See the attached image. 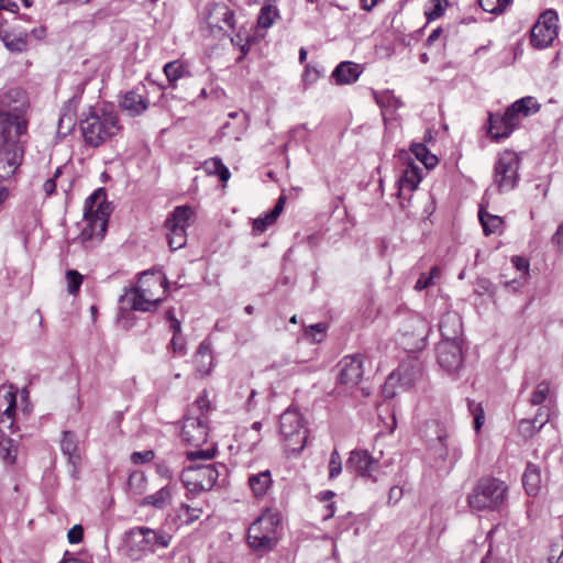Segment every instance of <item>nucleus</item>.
Segmentation results:
<instances>
[{
  "label": "nucleus",
  "instance_id": "nucleus-20",
  "mask_svg": "<svg viewBox=\"0 0 563 563\" xmlns=\"http://www.w3.org/2000/svg\"><path fill=\"white\" fill-rule=\"evenodd\" d=\"M208 24L210 27L223 29L221 23L230 29H234V11L224 2H213L208 8Z\"/></svg>",
  "mask_w": 563,
  "mask_h": 563
},
{
  "label": "nucleus",
  "instance_id": "nucleus-52",
  "mask_svg": "<svg viewBox=\"0 0 563 563\" xmlns=\"http://www.w3.org/2000/svg\"><path fill=\"white\" fill-rule=\"evenodd\" d=\"M475 292L478 295H493L495 292V287L489 279L478 278L475 283Z\"/></svg>",
  "mask_w": 563,
  "mask_h": 563
},
{
  "label": "nucleus",
  "instance_id": "nucleus-9",
  "mask_svg": "<svg viewBox=\"0 0 563 563\" xmlns=\"http://www.w3.org/2000/svg\"><path fill=\"white\" fill-rule=\"evenodd\" d=\"M430 333L428 321L417 313L405 317L398 330V344L408 353L422 351Z\"/></svg>",
  "mask_w": 563,
  "mask_h": 563
},
{
  "label": "nucleus",
  "instance_id": "nucleus-23",
  "mask_svg": "<svg viewBox=\"0 0 563 563\" xmlns=\"http://www.w3.org/2000/svg\"><path fill=\"white\" fill-rule=\"evenodd\" d=\"M249 487L256 499L266 496L273 487V478L269 470L250 474L247 478Z\"/></svg>",
  "mask_w": 563,
  "mask_h": 563
},
{
  "label": "nucleus",
  "instance_id": "nucleus-25",
  "mask_svg": "<svg viewBox=\"0 0 563 563\" xmlns=\"http://www.w3.org/2000/svg\"><path fill=\"white\" fill-rule=\"evenodd\" d=\"M486 130L488 136L496 142L507 139L512 134V131L508 130L506 119L500 113H488Z\"/></svg>",
  "mask_w": 563,
  "mask_h": 563
},
{
  "label": "nucleus",
  "instance_id": "nucleus-33",
  "mask_svg": "<svg viewBox=\"0 0 563 563\" xmlns=\"http://www.w3.org/2000/svg\"><path fill=\"white\" fill-rule=\"evenodd\" d=\"M164 73L172 88H176V81L186 76H190V71L180 60H173L164 66Z\"/></svg>",
  "mask_w": 563,
  "mask_h": 563
},
{
  "label": "nucleus",
  "instance_id": "nucleus-53",
  "mask_svg": "<svg viewBox=\"0 0 563 563\" xmlns=\"http://www.w3.org/2000/svg\"><path fill=\"white\" fill-rule=\"evenodd\" d=\"M479 7L488 13H503V4H498V0H478Z\"/></svg>",
  "mask_w": 563,
  "mask_h": 563
},
{
  "label": "nucleus",
  "instance_id": "nucleus-24",
  "mask_svg": "<svg viewBox=\"0 0 563 563\" xmlns=\"http://www.w3.org/2000/svg\"><path fill=\"white\" fill-rule=\"evenodd\" d=\"M361 74L362 68L358 64L341 62L332 71V78L338 85H350L355 82Z\"/></svg>",
  "mask_w": 563,
  "mask_h": 563
},
{
  "label": "nucleus",
  "instance_id": "nucleus-37",
  "mask_svg": "<svg viewBox=\"0 0 563 563\" xmlns=\"http://www.w3.org/2000/svg\"><path fill=\"white\" fill-rule=\"evenodd\" d=\"M175 512L180 523L190 525L199 519L201 510L183 503L175 509Z\"/></svg>",
  "mask_w": 563,
  "mask_h": 563
},
{
  "label": "nucleus",
  "instance_id": "nucleus-6",
  "mask_svg": "<svg viewBox=\"0 0 563 563\" xmlns=\"http://www.w3.org/2000/svg\"><path fill=\"white\" fill-rule=\"evenodd\" d=\"M282 516L277 510H265L251 523L246 534L249 547L260 553H267L275 549L278 542L277 527Z\"/></svg>",
  "mask_w": 563,
  "mask_h": 563
},
{
  "label": "nucleus",
  "instance_id": "nucleus-21",
  "mask_svg": "<svg viewBox=\"0 0 563 563\" xmlns=\"http://www.w3.org/2000/svg\"><path fill=\"white\" fill-rule=\"evenodd\" d=\"M429 431L434 433V438L428 439L431 450H433L435 456L440 460H446L449 455V449L446 440L449 434L443 426L438 421H431L427 423Z\"/></svg>",
  "mask_w": 563,
  "mask_h": 563
},
{
  "label": "nucleus",
  "instance_id": "nucleus-59",
  "mask_svg": "<svg viewBox=\"0 0 563 563\" xmlns=\"http://www.w3.org/2000/svg\"><path fill=\"white\" fill-rule=\"evenodd\" d=\"M15 411L14 405H10L4 412L1 416L0 423L7 426L8 428H11L13 424V415Z\"/></svg>",
  "mask_w": 563,
  "mask_h": 563
},
{
  "label": "nucleus",
  "instance_id": "nucleus-2",
  "mask_svg": "<svg viewBox=\"0 0 563 563\" xmlns=\"http://www.w3.org/2000/svg\"><path fill=\"white\" fill-rule=\"evenodd\" d=\"M27 118L13 119L11 115L0 114V172L4 175L15 173L22 164L24 146L20 137L26 134Z\"/></svg>",
  "mask_w": 563,
  "mask_h": 563
},
{
  "label": "nucleus",
  "instance_id": "nucleus-57",
  "mask_svg": "<svg viewBox=\"0 0 563 563\" xmlns=\"http://www.w3.org/2000/svg\"><path fill=\"white\" fill-rule=\"evenodd\" d=\"M410 150L411 153L416 156V158L420 162L430 153V151L423 143H413L410 146Z\"/></svg>",
  "mask_w": 563,
  "mask_h": 563
},
{
  "label": "nucleus",
  "instance_id": "nucleus-47",
  "mask_svg": "<svg viewBox=\"0 0 563 563\" xmlns=\"http://www.w3.org/2000/svg\"><path fill=\"white\" fill-rule=\"evenodd\" d=\"M342 472V461L338 450H333L329 461V478L334 479Z\"/></svg>",
  "mask_w": 563,
  "mask_h": 563
},
{
  "label": "nucleus",
  "instance_id": "nucleus-46",
  "mask_svg": "<svg viewBox=\"0 0 563 563\" xmlns=\"http://www.w3.org/2000/svg\"><path fill=\"white\" fill-rule=\"evenodd\" d=\"M430 4L431 7L426 10V16L428 21H433L444 13L448 0H432Z\"/></svg>",
  "mask_w": 563,
  "mask_h": 563
},
{
  "label": "nucleus",
  "instance_id": "nucleus-4",
  "mask_svg": "<svg viewBox=\"0 0 563 563\" xmlns=\"http://www.w3.org/2000/svg\"><path fill=\"white\" fill-rule=\"evenodd\" d=\"M110 213L111 207L110 203L107 202L106 189H96L85 200L84 218L87 221V225L82 229L79 235L81 242L85 243L90 241L95 236L101 240L106 234Z\"/></svg>",
  "mask_w": 563,
  "mask_h": 563
},
{
  "label": "nucleus",
  "instance_id": "nucleus-64",
  "mask_svg": "<svg viewBox=\"0 0 563 563\" xmlns=\"http://www.w3.org/2000/svg\"><path fill=\"white\" fill-rule=\"evenodd\" d=\"M9 11L11 13H16L19 10V5L15 1L12 0H0V12Z\"/></svg>",
  "mask_w": 563,
  "mask_h": 563
},
{
  "label": "nucleus",
  "instance_id": "nucleus-60",
  "mask_svg": "<svg viewBox=\"0 0 563 563\" xmlns=\"http://www.w3.org/2000/svg\"><path fill=\"white\" fill-rule=\"evenodd\" d=\"M551 242L559 251L563 250V221L559 224L556 231L552 235Z\"/></svg>",
  "mask_w": 563,
  "mask_h": 563
},
{
  "label": "nucleus",
  "instance_id": "nucleus-26",
  "mask_svg": "<svg viewBox=\"0 0 563 563\" xmlns=\"http://www.w3.org/2000/svg\"><path fill=\"white\" fill-rule=\"evenodd\" d=\"M522 485L528 496L537 497L541 492V472L539 466L528 463L522 474Z\"/></svg>",
  "mask_w": 563,
  "mask_h": 563
},
{
  "label": "nucleus",
  "instance_id": "nucleus-30",
  "mask_svg": "<svg viewBox=\"0 0 563 563\" xmlns=\"http://www.w3.org/2000/svg\"><path fill=\"white\" fill-rule=\"evenodd\" d=\"M212 351H211V344L207 340H203L194 356V363L196 365L197 371L201 375H207L210 373L212 367Z\"/></svg>",
  "mask_w": 563,
  "mask_h": 563
},
{
  "label": "nucleus",
  "instance_id": "nucleus-19",
  "mask_svg": "<svg viewBox=\"0 0 563 563\" xmlns=\"http://www.w3.org/2000/svg\"><path fill=\"white\" fill-rule=\"evenodd\" d=\"M60 450L67 457L68 464L71 466L70 476L78 478V466L80 465V454L78 452V437L73 431H64L60 440Z\"/></svg>",
  "mask_w": 563,
  "mask_h": 563
},
{
  "label": "nucleus",
  "instance_id": "nucleus-42",
  "mask_svg": "<svg viewBox=\"0 0 563 563\" xmlns=\"http://www.w3.org/2000/svg\"><path fill=\"white\" fill-rule=\"evenodd\" d=\"M145 483L146 477L142 472H133L128 478V487L135 495H141L145 490Z\"/></svg>",
  "mask_w": 563,
  "mask_h": 563
},
{
  "label": "nucleus",
  "instance_id": "nucleus-36",
  "mask_svg": "<svg viewBox=\"0 0 563 563\" xmlns=\"http://www.w3.org/2000/svg\"><path fill=\"white\" fill-rule=\"evenodd\" d=\"M26 38H27L26 33H24V34L20 33L18 35L5 33L2 36L4 46L9 51L15 52V53H22V52L26 51V47H27Z\"/></svg>",
  "mask_w": 563,
  "mask_h": 563
},
{
  "label": "nucleus",
  "instance_id": "nucleus-62",
  "mask_svg": "<svg viewBox=\"0 0 563 563\" xmlns=\"http://www.w3.org/2000/svg\"><path fill=\"white\" fill-rule=\"evenodd\" d=\"M402 489L398 486H393L388 493V504H397L402 498Z\"/></svg>",
  "mask_w": 563,
  "mask_h": 563
},
{
  "label": "nucleus",
  "instance_id": "nucleus-3",
  "mask_svg": "<svg viewBox=\"0 0 563 563\" xmlns=\"http://www.w3.org/2000/svg\"><path fill=\"white\" fill-rule=\"evenodd\" d=\"M216 452V449H199L186 452V457L191 464L184 467L180 474V481L189 494L196 495L202 492H209L214 487L220 476L218 466L213 463L198 465L196 461L212 460Z\"/></svg>",
  "mask_w": 563,
  "mask_h": 563
},
{
  "label": "nucleus",
  "instance_id": "nucleus-15",
  "mask_svg": "<svg viewBox=\"0 0 563 563\" xmlns=\"http://www.w3.org/2000/svg\"><path fill=\"white\" fill-rule=\"evenodd\" d=\"M540 108V103L531 96L523 97L511 103L503 113L508 123V130L514 132L520 125L522 118L537 113Z\"/></svg>",
  "mask_w": 563,
  "mask_h": 563
},
{
  "label": "nucleus",
  "instance_id": "nucleus-8",
  "mask_svg": "<svg viewBox=\"0 0 563 563\" xmlns=\"http://www.w3.org/2000/svg\"><path fill=\"white\" fill-rule=\"evenodd\" d=\"M80 130L85 142L92 147H98L114 136L120 126L117 117L107 113L99 115L91 111L88 117L80 120Z\"/></svg>",
  "mask_w": 563,
  "mask_h": 563
},
{
  "label": "nucleus",
  "instance_id": "nucleus-45",
  "mask_svg": "<svg viewBox=\"0 0 563 563\" xmlns=\"http://www.w3.org/2000/svg\"><path fill=\"white\" fill-rule=\"evenodd\" d=\"M550 393V385L547 382H541L537 385L534 391L531 395L530 402L533 406H539L544 402Z\"/></svg>",
  "mask_w": 563,
  "mask_h": 563
},
{
  "label": "nucleus",
  "instance_id": "nucleus-29",
  "mask_svg": "<svg viewBox=\"0 0 563 563\" xmlns=\"http://www.w3.org/2000/svg\"><path fill=\"white\" fill-rule=\"evenodd\" d=\"M175 485L167 484L154 494L147 495L142 501V506H152L156 509H164L167 507L173 498Z\"/></svg>",
  "mask_w": 563,
  "mask_h": 563
},
{
  "label": "nucleus",
  "instance_id": "nucleus-31",
  "mask_svg": "<svg viewBox=\"0 0 563 563\" xmlns=\"http://www.w3.org/2000/svg\"><path fill=\"white\" fill-rule=\"evenodd\" d=\"M148 107V100L134 90L128 91L121 102V108L132 117L141 114Z\"/></svg>",
  "mask_w": 563,
  "mask_h": 563
},
{
  "label": "nucleus",
  "instance_id": "nucleus-63",
  "mask_svg": "<svg viewBox=\"0 0 563 563\" xmlns=\"http://www.w3.org/2000/svg\"><path fill=\"white\" fill-rule=\"evenodd\" d=\"M197 407L199 408V410L201 411V413H203L205 411H208L209 408H210V401L208 399V396H207V393L205 391L202 395H200L197 399H196V402Z\"/></svg>",
  "mask_w": 563,
  "mask_h": 563
},
{
  "label": "nucleus",
  "instance_id": "nucleus-13",
  "mask_svg": "<svg viewBox=\"0 0 563 563\" xmlns=\"http://www.w3.org/2000/svg\"><path fill=\"white\" fill-rule=\"evenodd\" d=\"M30 101L27 93L20 87H12L0 92V114L13 119L27 118Z\"/></svg>",
  "mask_w": 563,
  "mask_h": 563
},
{
  "label": "nucleus",
  "instance_id": "nucleus-51",
  "mask_svg": "<svg viewBox=\"0 0 563 563\" xmlns=\"http://www.w3.org/2000/svg\"><path fill=\"white\" fill-rule=\"evenodd\" d=\"M170 347L174 354L184 356L187 353L186 341L183 336V333L173 335L170 340Z\"/></svg>",
  "mask_w": 563,
  "mask_h": 563
},
{
  "label": "nucleus",
  "instance_id": "nucleus-14",
  "mask_svg": "<svg viewBox=\"0 0 563 563\" xmlns=\"http://www.w3.org/2000/svg\"><path fill=\"white\" fill-rule=\"evenodd\" d=\"M439 365L450 374L463 366L462 341H440L437 346Z\"/></svg>",
  "mask_w": 563,
  "mask_h": 563
},
{
  "label": "nucleus",
  "instance_id": "nucleus-50",
  "mask_svg": "<svg viewBox=\"0 0 563 563\" xmlns=\"http://www.w3.org/2000/svg\"><path fill=\"white\" fill-rule=\"evenodd\" d=\"M545 408H540L538 415L532 420H522L521 424H529L536 430H540L548 421Z\"/></svg>",
  "mask_w": 563,
  "mask_h": 563
},
{
  "label": "nucleus",
  "instance_id": "nucleus-56",
  "mask_svg": "<svg viewBox=\"0 0 563 563\" xmlns=\"http://www.w3.org/2000/svg\"><path fill=\"white\" fill-rule=\"evenodd\" d=\"M375 100L382 108L391 107V102H398L397 99L389 93V91H385L380 95L375 93Z\"/></svg>",
  "mask_w": 563,
  "mask_h": 563
},
{
  "label": "nucleus",
  "instance_id": "nucleus-61",
  "mask_svg": "<svg viewBox=\"0 0 563 563\" xmlns=\"http://www.w3.org/2000/svg\"><path fill=\"white\" fill-rule=\"evenodd\" d=\"M511 262H512L514 266L518 271L523 272L526 275H528V273H529V262L525 257L514 256L511 258Z\"/></svg>",
  "mask_w": 563,
  "mask_h": 563
},
{
  "label": "nucleus",
  "instance_id": "nucleus-12",
  "mask_svg": "<svg viewBox=\"0 0 563 563\" xmlns=\"http://www.w3.org/2000/svg\"><path fill=\"white\" fill-rule=\"evenodd\" d=\"M192 214L194 211L189 206H178L166 219L167 241L172 251H177L186 245V229L189 227Z\"/></svg>",
  "mask_w": 563,
  "mask_h": 563
},
{
  "label": "nucleus",
  "instance_id": "nucleus-5",
  "mask_svg": "<svg viewBox=\"0 0 563 563\" xmlns=\"http://www.w3.org/2000/svg\"><path fill=\"white\" fill-rule=\"evenodd\" d=\"M508 486L505 482L484 476L467 496V505L478 511L499 510L507 501Z\"/></svg>",
  "mask_w": 563,
  "mask_h": 563
},
{
  "label": "nucleus",
  "instance_id": "nucleus-11",
  "mask_svg": "<svg viewBox=\"0 0 563 563\" xmlns=\"http://www.w3.org/2000/svg\"><path fill=\"white\" fill-rule=\"evenodd\" d=\"M520 159L512 151H504L494 166V185L499 194L508 192L517 186Z\"/></svg>",
  "mask_w": 563,
  "mask_h": 563
},
{
  "label": "nucleus",
  "instance_id": "nucleus-39",
  "mask_svg": "<svg viewBox=\"0 0 563 563\" xmlns=\"http://www.w3.org/2000/svg\"><path fill=\"white\" fill-rule=\"evenodd\" d=\"M206 167L210 174L217 175L221 181H228L230 178L229 168L219 157H212L206 162Z\"/></svg>",
  "mask_w": 563,
  "mask_h": 563
},
{
  "label": "nucleus",
  "instance_id": "nucleus-44",
  "mask_svg": "<svg viewBox=\"0 0 563 563\" xmlns=\"http://www.w3.org/2000/svg\"><path fill=\"white\" fill-rule=\"evenodd\" d=\"M439 276H440V268L438 266H433L429 273H422L419 276V278L415 285V289L423 290V289L428 288L429 286H431L433 284V279Z\"/></svg>",
  "mask_w": 563,
  "mask_h": 563
},
{
  "label": "nucleus",
  "instance_id": "nucleus-32",
  "mask_svg": "<svg viewBox=\"0 0 563 563\" xmlns=\"http://www.w3.org/2000/svg\"><path fill=\"white\" fill-rule=\"evenodd\" d=\"M556 35V31L550 30L548 26H541V24H534L531 29L530 43L536 48H545L553 43Z\"/></svg>",
  "mask_w": 563,
  "mask_h": 563
},
{
  "label": "nucleus",
  "instance_id": "nucleus-55",
  "mask_svg": "<svg viewBox=\"0 0 563 563\" xmlns=\"http://www.w3.org/2000/svg\"><path fill=\"white\" fill-rule=\"evenodd\" d=\"M84 538V528L81 525H75L71 529H69L67 533L68 542L71 544H77L82 541Z\"/></svg>",
  "mask_w": 563,
  "mask_h": 563
},
{
  "label": "nucleus",
  "instance_id": "nucleus-17",
  "mask_svg": "<svg viewBox=\"0 0 563 563\" xmlns=\"http://www.w3.org/2000/svg\"><path fill=\"white\" fill-rule=\"evenodd\" d=\"M378 465V461L375 460L366 450H353L350 452V456L346 460L345 466L350 472H354L361 477L372 478L375 467Z\"/></svg>",
  "mask_w": 563,
  "mask_h": 563
},
{
  "label": "nucleus",
  "instance_id": "nucleus-58",
  "mask_svg": "<svg viewBox=\"0 0 563 563\" xmlns=\"http://www.w3.org/2000/svg\"><path fill=\"white\" fill-rule=\"evenodd\" d=\"M156 473L165 479L174 477V470L166 462H161L156 465Z\"/></svg>",
  "mask_w": 563,
  "mask_h": 563
},
{
  "label": "nucleus",
  "instance_id": "nucleus-27",
  "mask_svg": "<svg viewBox=\"0 0 563 563\" xmlns=\"http://www.w3.org/2000/svg\"><path fill=\"white\" fill-rule=\"evenodd\" d=\"M422 169L415 164H409L398 180V196L401 197L402 192L407 190L412 192L422 179Z\"/></svg>",
  "mask_w": 563,
  "mask_h": 563
},
{
  "label": "nucleus",
  "instance_id": "nucleus-28",
  "mask_svg": "<svg viewBox=\"0 0 563 563\" xmlns=\"http://www.w3.org/2000/svg\"><path fill=\"white\" fill-rule=\"evenodd\" d=\"M422 374L421 363L417 360L402 362L398 369V379L404 387H410Z\"/></svg>",
  "mask_w": 563,
  "mask_h": 563
},
{
  "label": "nucleus",
  "instance_id": "nucleus-49",
  "mask_svg": "<svg viewBox=\"0 0 563 563\" xmlns=\"http://www.w3.org/2000/svg\"><path fill=\"white\" fill-rule=\"evenodd\" d=\"M558 20V14L554 10H547L541 14L536 24H541V26H548V29L556 31Z\"/></svg>",
  "mask_w": 563,
  "mask_h": 563
},
{
  "label": "nucleus",
  "instance_id": "nucleus-54",
  "mask_svg": "<svg viewBox=\"0 0 563 563\" xmlns=\"http://www.w3.org/2000/svg\"><path fill=\"white\" fill-rule=\"evenodd\" d=\"M154 451L147 450L143 452H133L131 454V461L134 464H144L146 462H150L154 459Z\"/></svg>",
  "mask_w": 563,
  "mask_h": 563
},
{
  "label": "nucleus",
  "instance_id": "nucleus-38",
  "mask_svg": "<svg viewBox=\"0 0 563 563\" xmlns=\"http://www.w3.org/2000/svg\"><path fill=\"white\" fill-rule=\"evenodd\" d=\"M478 218L483 225L484 233L486 235L497 232V230L503 224V220L500 217L493 216V214L484 211L483 209H481L478 211Z\"/></svg>",
  "mask_w": 563,
  "mask_h": 563
},
{
  "label": "nucleus",
  "instance_id": "nucleus-18",
  "mask_svg": "<svg viewBox=\"0 0 563 563\" xmlns=\"http://www.w3.org/2000/svg\"><path fill=\"white\" fill-rule=\"evenodd\" d=\"M180 438L184 442L194 446L206 443L208 438L206 419L202 417L186 418L180 431Z\"/></svg>",
  "mask_w": 563,
  "mask_h": 563
},
{
  "label": "nucleus",
  "instance_id": "nucleus-16",
  "mask_svg": "<svg viewBox=\"0 0 563 563\" xmlns=\"http://www.w3.org/2000/svg\"><path fill=\"white\" fill-rule=\"evenodd\" d=\"M339 374L338 382L347 388L355 387L362 379L363 356L361 354L344 356L338 364Z\"/></svg>",
  "mask_w": 563,
  "mask_h": 563
},
{
  "label": "nucleus",
  "instance_id": "nucleus-40",
  "mask_svg": "<svg viewBox=\"0 0 563 563\" xmlns=\"http://www.w3.org/2000/svg\"><path fill=\"white\" fill-rule=\"evenodd\" d=\"M75 125L76 121L74 119V114L68 107H65L58 120L57 133L66 136L73 131Z\"/></svg>",
  "mask_w": 563,
  "mask_h": 563
},
{
  "label": "nucleus",
  "instance_id": "nucleus-34",
  "mask_svg": "<svg viewBox=\"0 0 563 563\" xmlns=\"http://www.w3.org/2000/svg\"><path fill=\"white\" fill-rule=\"evenodd\" d=\"M18 455L15 441L0 431V457L7 463H14Z\"/></svg>",
  "mask_w": 563,
  "mask_h": 563
},
{
  "label": "nucleus",
  "instance_id": "nucleus-1",
  "mask_svg": "<svg viewBox=\"0 0 563 563\" xmlns=\"http://www.w3.org/2000/svg\"><path fill=\"white\" fill-rule=\"evenodd\" d=\"M152 287L168 288L167 278L158 269H148L139 274V285L126 289L120 297V308L117 322L125 330L133 327L132 311H154L163 301L162 298H153Z\"/></svg>",
  "mask_w": 563,
  "mask_h": 563
},
{
  "label": "nucleus",
  "instance_id": "nucleus-22",
  "mask_svg": "<svg viewBox=\"0 0 563 563\" xmlns=\"http://www.w3.org/2000/svg\"><path fill=\"white\" fill-rule=\"evenodd\" d=\"M462 319L455 312L445 313L440 321L441 341H462Z\"/></svg>",
  "mask_w": 563,
  "mask_h": 563
},
{
  "label": "nucleus",
  "instance_id": "nucleus-7",
  "mask_svg": "<svg viewBox=\"0 0 563 563\" xmlns=\"http://www.w3.org/2000/svg\"><path fill=\"white\" fill-rule=\"evenodd\" d=\"M170 541L172 536L166 531L148 527H134L125 534L126 548L134 559L166 549Z\"/></svg>",
  "mask_w": 563,
  "mask_h": 563
},
{
  "label": "nucleus",
  "instance_id": "nucleus-43",
  "mask_svg": "<svg viewBox=\"0 0 563 563\" xmlns=\"http://www.w3.org/2000/svg\"><path fill=\"white\" fill-rule=\"evenodd\" d=\"M66 280H67V291L70 295H76L80 289L84 277L78 271L68 269L66 272Z\"/></svg>",
  "mask_w": 563,
  "mask_h": 563
},
{
  "label": "nucleus",
  "instance_id": "nucleus-48",
  "mask_svg": "<svg viewBox=\"0 0 563 563\" xmlns=\"http://www.w3.org/2000/svg\"><path fill=\"white\" fill-rule=\"evenodd\" d=\"M327 331V325L322 322L309 325L306 329V335L311 338L312 342H321Z\"/></svg>",
  "mask_w": 563,
  "mask_h": 563
},
{
  "label": "nucleus",
  "instance_id": "nucleus-35",
  "mask_svg": "<svg viewBox=\"0 0 563 563\" xmlns=\"http://www.w3.org/2000/svg\"><path fill=\"white\" fill-rule=\"evenodd\" d=\"M279 18V11L278 9L272 4L267 3L263 5L260 10L258 16H257V27L258 29H268L273 25L275 20Z\"/></svg>",
  "mask_w": 563,
  "mask_h": 563
},
{
  "label": "nucleus",
  "instance_id": "nucleus-41",
  "mask_svg": "<svg viewBox=\"0 0 563 563\" xmlns=\"http://www.w3.org/2000/svg\"><path fill=\"white\" fill-rule=\"evenodd\" d=\"M467 407L470 412L473 415L474 430L479 432L485 421V412L482 404L475 402L474 400H467Z\"/></svg>",
  "mask_w": 563,
  "mask_h": 563
},
{
  "label": "nucleus",
  "instance_id": "nucleus-10",
  "mask_svg": "<svg viewBox=\"0 0 563 563\" xmlns=\"http://www.w3.org/2000/svg\"><path fill=\"white\" fill-rule=\"evenodd\" d=\"M279 432L286 446L294 453H300L307 443L308 430L297 410H286L279 417Z\"/></svg>",
  "mask_w": 563,
  "mask_h": 563
}]
</instances>
